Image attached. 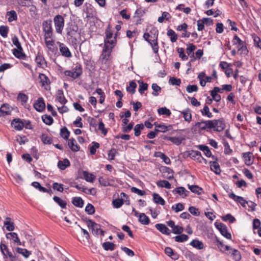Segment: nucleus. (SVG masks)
<instances>
[{
  "instance_id": "16",
  "label": "nucleus",
  "mask_w": 261,
  "mask_h": 261,
  "mask_svg": "<svg viewBox=\"0 0 261 261\" xmlns=\"http://www.w3.org/2000/svg\"><path fill=\"white\" fill-rule=\"evenodd\" d=\"M172 193L175 195L178 194L180 196H181L182 198L186 197L188 196L189 192L183 187H179L172 191Z\"/></svg>"
},
{
  "instance_id": "58",
  "label": "nucleus",
  "mask_w": 261,
  "mask_h": 261,
  "mask_svg": "<svg viewBox=\"0 0 261 261\" xmlns=\"http://www.w3.org/2000/svg\"><path fill=\"white\" fill-rule=\"evenodd\" d=\"M201 113L203 116H206L208 118L213 117L212 114L210 112L209 108L207 106H205L201 110Z\"/></svg>"
},
{
  "instance_id": "19",
  "label": "nucleus",
  "mask_w": 261,
  "mask_h": 261,
  "mask_svg": "<svg viewBox=\"0 0 261 261\" xmlns=\"http://www.w3.org/2000/svg\"><path fill=\"white\" fill-rule=\"evenodd\" d=\"M13 54L14 56L17 58L20 59H25L26 58V55L23 52L22 47L20 48H14L13 50Z\"/></svg>"
},
{
  "instance_id": "6",
  "label": "nucleus",
  "mask_w": 261,
  "mask_h": 261,
  "mask_svg": "<svg viewBox=\"0 0 261 261\" xmlns=\"http://www.w3.org/2000/svg\"><path fill=\"white\" fill-rule=\"evenodd\" d=\"M82 73V69L80 66H76L73 70H66L64 74L74 79L79 77Z\"/></svg>"
},
{
  "instance_id": "47",
  "label": "nucleus",
  "mask_w": 261,
  "mask_h": 261,
  "mask_svg": "<svg viewBox=\"0 0 261 261\" xmlns=\"http://www.w3.org/2000/svg\"><path fill=\"white\" fill-rule=\"evenodd\" d=\"M35 61L39 67L43 66V65L46 63L42 55L39 54L37 55L36 57Z\"/></svg>"
},
{
  "instance_id": "56",
  "label": "nucleus",
  "mask_w": 261,
  "mask_h": 261,
  "mask_svg": "<svg viewBox=\"0 0 261 261\" xmlns=\"http://www.w3.org/2000/svg\"><path fill=\"white\" fill-rule=\"evenodd\" d=\"M188 239V236L185 234L177 236L175 237V240L177 242H183L187 241Z\"/></svg>"
},
{
  "instance_id": "21",
  "label": "nucleus",
  "mask_w": 261,
  "mask_h": 261,
  "mask_svg": "<svg viewBox=\"0 0 261 261\" xmlns=\"http://www.w3.org/2000/svg\"><path fill=\"white\" fill-rule=\"evenodd\" d=\"M44 42L48 49L51 52H54L53 46L55 44V41L52 39V37L48 38L47 36H44Z\"/></svg>"
},
{
  "instance_id": "7",
  "label": "nucleus",
  "mask_w": 261,
  "mask_h": 261,
  "mask_svg": "<svg viewBox=\"0 0 261 261\" xmlns=\"http://www.w3.org/2000/svg\"><path fill=\"white\" fill-rule=\"evenodd\" d=\"M212 122L213 123L212 128H213L215 131L221 132L225 127V124L223 118L218 120H212Z\"/></svg>"
},
{
  "instance_id": "17",
  "label": "nucleus",
  "mask_w": 261,
  "mask_h": 261,
  "mask_svg": "<svg viewBox=\"0 0 261 261\" xmlns=\"http://www.w3.org/2000/svg\"><path fill=\"white\" fill-rule=\"evenodd\" d=\"M229 197L235 201L240 203L243 207H245L246 204L248 203V202L242 197L237 196L233 193H230L229 194Z\"/></svg>"
},
{
  "instance_id": "15",
  "label": "nucleus",
  "mask_w": 261,
  "mask_h": 261,
  "mask_svg": "<svg viewBox=\"0 0 261 261\" xmlns=\"http://www.w3.org/2000/svg\"><path fill=\"white\" fill-rule=\"evenodd\" d=\"M34 107L38 112H41L44 110L45 105L43 98L42 97L38 98L37 100L34 103Z\"/></svg>"
},
{
  "instance_id": "42",
  "label": "nucleus",
  "mask_w": 261,
  "mask_h": 261,
  "mask_svg": "<svg viewBox=\"0 0 261 261\" xmlns=\"http://www.w3.org/2000/svg\"><path fill=\"white\" fill-rule=\"evenodd\" d=\"M7 15L9 16L8 21L12 22L14 20H16L17 19V16L16 12L14 10H11L7 13Z\"/></svg>"
},
{
  "instance_id": "18",
  "label": "nucleus",
  "mask_w": 261,
  "mask_h": 261,
  "mask_svg": "<svg viewBox=\"0 0 261 261\" xmlns=\"http://www.w3.org/2000/svg\"><path fill=\"white\" fill-rule=\"evenodd\" d=\"M6 238L7 239H13L14 242L15 243H17L18 245H21L24 246V242H23L22 243L20 242V239H19L18 235L15 232H9L7 234H6Z\"/></svg>"
},
{
  "instance_id": "51",
  "label": "nucleus",
  "mask_w": 261,
  "mask_h": 261,
  "mask_svg": "<svg viewBox=\"0 0 261 261\" xmlns=\"http://www.w3.org/2000/svg\"><path fill=\"white\" fill-rule=\"evenodd\" d=\"M199 149L202 151H203L205 154V155L207 157H210L212 155V153L209 148L207 146L204 145H199Z\"/></svg>"
},
{
  "instance_id": "61",
  "label": "nucleus",
  "mask_w": 261,
  "mask_h": 261,
  "mask_svg": "<svg viewBox=\"0 0 261 261\" xmlns=\"http://www.w3.org/2000/svg\"><path fill=\"white\" fill-rule=\"evenodd\" d=\"M252 37L253 38L254 45L256 47H257L261 49V39H260V38L258 36H256L255 34H253Z\"/></svg>"
},
{
  "instance_id": "1",
  "label": "nucleus",
  "mask_w": 261,
  "mask_h": 261,
  "mask_svg": "<svg viewBox=\"0 0 261 261\" xmlns=\"http://www.w3.org/2000/svg\"><path fill=\"white\" fill-rule=\"evenodd\" d=\"M150 38L152 39V41L153 44H152V48L155 54H157L159 51V45L158 43V37L159 31L155 28H152L150 31Z\"/></svg>"
},
{
  "instance_id": "20",
  "label": "nucleus",
  "mask_w": 261,
  "mask_h": 261,
  "mask_svg": "<svg viewBox=\"0 0 261 261\" xmlns=\"http://www.w3.org/2000/svg\"><path fill=\"white\" fill-rule=\"evenodd\" d=\"M68 145L71 150L76 152L80 150V147L76 144V141L73 138L68 139Z\"/></svg>"
},
{
  "instance_id": "9",
  "label": "nucleus",
  "mask_w": 261,
  "mask_h": 261,
  "mask_svg": "<svg viewBox=\"0 0 261 261\" xmlns=\"http://www.w3.org/2000/svg\"><path fill=\"white\" fill-rule=\"evenodd\" d=\"M189 156L193 160H197L199 163H202V161H204V163L206 164L207 161L204 159L200 152L197 150H191L189 152Z\"/></svg>"
},
{
  "instance_id": "54",
  "label": "nucleus",
  "mask_w": 261,
  "mask_h": 261,
  "mask_svg": "<svg viewBox=\"0 0 261 261\" xmlns=\"http://www.w3.org/2000/svg\"><path fill=\"white\" fill-rule=\"evenodd\" d=\"M144 125L143 124H138L134 127L135 135L139 136L141 134V130L144 129Z\"/></svg>"
},
{
  "instance_id": "37",
  "label": "nucleus",
  "mask_w": 261,
  "mask_h": 261,
  "mask_svg": "<svg viewBox=\"0 0 261 261\" xmlns=\"http://www.w3.org/2000/svg\"><path fill=\"white\" fill-rule=\"evenodd\" d=\"M73 204L77 207H82L84 205V201L80 197H74L72 201Z\"/></svg>"
},
{
  "instance_id": "31",
  "label": "nucleus",
  "mask_w": 261,
  "mask_h": 261,
  "mask_svg": "<svg viewBox=\"0 0 261 261\" xmlns=\"http://www.w3.org/2000/svg\"><path fill=\"white\" fill-rule=\"evenodd\" d=\"M70 166V162L67 159L63 160V161H59L58 163V167L61 170H64L67 167Z\"/></svg>"
},
{
  "instance_id": "10",
  "label": "nucleus",
  "mask_w": 261,
  "mask_h": 261,
  "mask_svg": "<svg viewBox=\"0 0 261 261\" xmlns=\"http://www.w3.org/2000/svg\"><path fill=\"white\" fill-rule=\"evenodd\" d=\"M212 120L203 121L198 122L195 124V126L200 130L212 128Z\"/></svg>"
},
{
  "instance_id": "23",
  "label": "nucleus",
  "mask_w": 261,
  "mask_h": 261,
  "mask_svg": "<svg viewBox=\"0 0 261 261\" xmlns=\"http://www.w3.org/2000/svg\"><path fill=\"white\" fill-rule=\"evenodd\" d=\"M210 167L212 171L214 172L216 174H220L221 172L220 166L216 161H211L210 162Z\"/></svg>"
},
{
  "instance_id": "14",
  "label": "nucleus",
  "mask_w": 261,
  "mask_h": 261,
  "mask_svg": "<svg viewBox=\"0 0 261 261\" xmlns=\"http://www.w3.org/2000/svg\"><path fill=\"white\" fill-rule=\"evenodd\" d=\"M12 126L17 130H21L24 126V122L20 119H14L11 122Z\"/></svg>"
},
{
  "instance_id": "29",
  "label": "nucleus",
  "mask_w": 261,
  "mask_h": 261,
  "mask_svg": "<svg viewBox=\"0 0 261 261\" xmlns=\"http://www.w3.org/2000/svg\"><path fill=\"white\" fill-rule=\"evenodd\" d=\"M183 115V117L185 120L188 122H190L192 120V115L191 111L189 109H186V110L180 112Z\"/></svg>"
},
{
  "instance_id": "40",
  "label": "nucleus",
  "mask_w": 261,
  "mask_h": 261,
  "mask_svg": "<svg viewBox=\"0 0 261 261\" xmlns=\"http://www.w3.org/2000/svg\"><path fill=\"white\" fill-rule=\"evenodd\" d=\"M83 176L84 179L88 182H93L95 179V176L93 174L87 171L83 172Z\"/></svg>"
},
{
  "instance_id": "46",
  "label": "nucleus",
  "mask_w": 261,
  "mask_h": 261,
  "mask_svg": "<svg viewBox=\"0 0 261 261\" xmlns=\"http://www.w3.org/2000/svg\"><path fill=\"white\" fill-rule=\"evenodd\" d=\"M136 83L134 81H131L129 82V86L126 88V90L131 94H134L136 92Z\"/></svg>"
},
{
  "instance_id": "52",
  "label": "nucleus",
  "mask_w": 261,
  "mask_h": 261,
  "mask_svg": "<svg viewBox=\"0 0 261 261\" xmlns=\"http://www.w3.org/2000/svg\"><path fill=\"white\" fill-rule=\"evenodd\" d=\"M167 35L171 36L170 40L172 42H175L177 39V36L175 32L172 30H169L167 32Z\"/></svg>"
},
{
  "instance_id": "44",
  "label": "nucleus",
  "mask_w": 261,
  "mask_h": 261,
  "mask_svg": "<svg viewBox=\"0 0 261 261\" xmlns=\"http://www.w3.org/2000/svg\"><path fill=\"white\" fill-rule=\"evenodd\" d=\"M188 188L192 192L197 194L198 195L201 194V191L202 190V188H200L197 185H188Z\"/></svg>"
},
{
  "instance_id": "43",
  "label": "nucleus",
  "mask_w": 261,
  "mask_h": 261,
  "mask_svg": "<svg viewBox=\"0 0 261 261\" xmlns=\"http://www.w3.org/2000/svg\"><path fill=\"white\" fill-rule=\"evenodd\" d=\"M16 252L19 254H21L25 258L28 257L31 254V252L28 251L27 249L21 248L19 247H17L16 248Z\"/></svg>"
},
{
  "instance_id": "36",
  "label": "nucleus",
  "mask_w": 261,
  "mask_h": 261,
  "mask_svg": "<svg viewBox=\"0 0 261 261\" xmlns=\"http://www.w3.org/2000/svg\"><path fill=\"white\" fill-rule=\"evenodd\" d=\"M57 99L61 104H65L67 100L65 98L62 90L59 89L57 91Z\"/></svg>"
},
{
  "instance_id": "63",
  "label": "nucleus",
  "mask_w": 261,
  "mask_h": 261,
  "mask_svg": "<svg viewBox=\"0 0 261 261\" xmlns=\"http://www.w3.org/2000/svg\"><path fill=\"white\" fill-rule=\"evenodd\" d=\"M123 203V200L119 198L116 199L113 201V204L114 207L117 208L120 207Z\"/></svg>"
},
{
  "instance_id": "12",
  "label": "nucleus",
  "mask_w": 261,
  "mask_h": 261,
  "mask_svg": "<svg viewBox=\"0 0 261 261\" xmlns=\"http://www.w3.org/2000/svg\"><path fill=\"white\" fill-rule=\"evenodd\" d=\"M59 43V48H60V51L61 54V55L65 57L66 58H70L72 57V54L69 50L68 47H67L65 44H64L62 43Z\"/></svg>"
},
{
  "instance_id": "33",
  "label": "nucleus",
  "mask_w": 261,
  "mask_h": 261,
  "mask_svg": "<svg viewBox=\"0 0 261 261\" xmlns=\"http://www.w3.org/2000/svg\"><path fill=\"white\" fill-rule=\"evenodd\" d=\"M156 185L160 188H165L169 189L171 188L170 183L166 180H160L156 182Z\"/></svg>"
},
{
  "instance_id": "50",
  "label": "nucleus",
  "mask_w": 261,
  "mask_h": 261,
  "mask_svg": "<svg viewBox=\"0 0 261 261\" xmlns=\"http://www.w3.org/2000/svg\"><path fill=\"white\" fill-rule=\"evenodd\" d=\"M151 88L153 90L152 94L153 96H158L159 94V92L161 91V88L156 83H153L151 85Z\"/></svg>"
},
{
  "instance_id": "22",
  "label": "nucleus",
  "mask_w": 261,
  "mask_h": 261,
  "mask_svg": "<svg viewBox=\"0 0 261 261\" xmlns=\"http://www.w3.org/2000/svg\"><path fill=\"white\" fill-rule=\"evenodd\" d=\"M39 79L42 86H48L50 84V80L48 77L43 73H40L39 75Z\"/></svg>"
},
{
  "instance_id": "28",
  "label": "nucleus",
  "mask_w": 261,
  "mask_h": 261,
  "mask_svg": "<svg viewBox=\"0 0 261 261\" xmlns=\"http://www.w3.org/2000/svg\"><path fill=\"white\" fill-rule=\"evenodd\" d=\"M0 249L4 256L8 255L10 258H13V256L11 252L9 251L8 247L3 243L0 245Z\"/></svg>"
},
{
  "instance_id": "35",
  "label": "nucleus",
  "mask_w": 261,
  "mask_h": 261,
  "mask_svg": "<svg viewBox=\"0 0 261 261\" xmlns=\"http://www.w3.org/2000/svg\"><path fill=\"white\" fill-rule=\"evenodd\" d=\"M240 43V47L238 48V51H241V54L247 55L248 50L245 45V43L241 40H238Z\"/></svg>"
},
{
  "instance_id": "4",
  "label": "nucleus",
  "mask_w": 261,
  "mask_h": 261,
  "mask_svg": "<svg viewBox=\"0 0 261 261\" xmlns=\"http://www.w3.org/2000/svg\"><path fill=\"white\" fill-rule=\"evenodd\" d=\"M225 250L228 252L227 254L230 255L234 260L240 261L241 260V255L238 250L232 248L228 245H226L225 246Z\"/></svg>"
},
{
  "instance_id": "32",
  "label": "nucleus",
  "mask_w": 261,
  "mask_h": 261,
  "mask_svg": "<svg viewBox=\"0 0 261 261\" xmlns=\"http://www.w3.org/2000/svg\"><path fill=\"white\" fill-rule=\"evenodd\" d=\"M139 221L142 224L148 225L149 223L150 220L149 218L144 213H141L139 216Z\"/></svg>"
},
{
  "instance_id": "25",
  "label": "nucleus",
  "mask_w": 261,
  "mask_h": 261,
  "mask_svg": "<svg viewBox=\"0 0 261 261\" xmlns=\"http://www.w3.org/2000/svg\"><path fill=\"white\" fill-rule=\"evenodd\" d=\"M4 224L6 227V229L8 231H12L14 229V223L11 221V219L10 217L6 218Z\"/></svg>"
},
{
  "instance_id": "60",
  "label": "nucleus",
  "mask_w": 261,
  "mask_h": 261,
  "mask_svg": "<svg viewBox=\"0 0 261 261\" xmlns=\"http://www.w3.org/2000/svg\"><path fill=\"white\" fill-rule=\"evenodd\" d=\"M9 31V28L7 26L2 25L0 27V34L3 37H7Z\"/></svg>"
},
{
  "instance_id": "62",
  "label": "nucleus",
  "mask_w": 261,
  "mask_h": 261,
  "mask_svg": "<svg viewBox=\"0 0 261 261\" xmlns=\"http://www.w3.org/2000/svg\"><path fill=\"white\" fill-rule=\"evenodd\" d=\"M86 212L89 215H92L95 213V208L93 205L88 203L85 207Z\"/></svg>"
},
{
  "instance_id": "2",
  "label": "nucleus",
  "mask_w": 261,
  "mask_h": 261,
  "mask_svg": "<svg viewBox=\"0 0 261 261\" xmlns=\"http://www.w3.org/2000/svg\"><path fill=\"white\" fill-rule=\"evenodd\" d=\"M115 46L104 44L103 48L100 56V60L105 62L107 61L111 56L113 48Z\"/></svg>"
},
{
  "instance_id": "38",
  "label": "nucleus",
  "mask_w": 261,
  "mask_h": 261,
  "mask_svg": "<svg viewBox=\"0 0 261 261\" xmlns=\"http://www.w3.org/2000/svg\"><path fill=\"white\" fill-rule=\"evenodd\" d=\"M165 139L171 141L173 143L176 145H179L181 143L182 141L184 140V138L173 137H167L165 138Z\"/></svg>"
},
{
  "instance_id": "41",
  "label": "nucleus",
  "mask_w": 261,
  "mask_h": 261,
  "mask_svg": "<svg viewBox=\"0 0 261 261\" xmlns=\"http://www.w3.org/2000/svg\"><path fill=\"white\" fill-rule=\"evenodd\" d=\"M102 246L105 250L113 251L115 249V245L110 242H106L102 244Z\"/></svg>"
},
{
  "instance_id": "27",
  "label": "nucleus",
  "mask_w": 261,
  "mask_h": 261,
  "mask_svg": "<svg viewBox=\"0 0 261 261\" xmlns=\"http://www.w3.org/2000/svg\"><path fill=\"white\" fill-rule=\"evenodd\" d=\"M74 187L79 190L82 191L83 192L86 194L94 195L96 193L95 189L94 188L88 189L84 186H81L78 185H75Z\"/></svg>"
},
{
  "instance_id": "45",
  "label": "nucleus",
  "mask_w": 261,
  "mask_h": 261,
  "mask_svg": "<svg viewBox=\"0 0 261 261\" xmlns=\"http://www.w3.org/2000/svg\"><path fill=\"white\" fill-rule=\"evenodd\" d=\"M60 135L64 139L67 140L68 139L70 135V132L66 127H64L63 128H61Z\"/></svg>"
},
{
  "instance_id": "26",
  "label": "nucleus",
  "mask_w": 261,
  "mask_h": 261,
  "mask_svg": "<svg viewBox=\"0 0 261 261\" xmlns=\"http://www.w3.org/2000/svg\"><path fill=\"white\" fill-rule=\"evenodd\" d=\"M155 228L161 232L165 234H169L170 233V230L167 226L163 224H156L155 225Z\"/></svg>"
},
{
  "instance_id": "3",
  "label": "nucleus",
  "mask_w": 261,
  "mask_h": 261,
  "mask_svg": "<svg viewBox=\"0 0 261 261\" xmlns=\"http://www.w3.org/2000/svg\"><path fill=\"white\" fill-rule=\"evenodd\" d=\"M51 22V20H47L44 21L42 23V29L44 36H47L48 38H51L53 36Z\"/></svg>"
},
{
  "instance_id": "48",
  "label": "nucleus",
  "mask_w": 261,
  "mask_h": 261,
  "mask_svg": "<svg viewBox=\"0 0 261 261\" xmlns=\"http://www.w3.org/2000/svg\"><path fill=\"white\" fill-rule=\"evenodd\" d=\"M42 121L47 125H50L52 124L54 121L53 118L49 115H44L42 116Z\"/></svg>"
},
{
  "instance_id": "8",
  "label": "nucleus",
  "mask_w": 261,
  "mask_h": 261,
  "mask_svg": "<svg viewBox=\"0 0 261 261\" xmlns=\"http://www.w3.org/2000/svg\"><path fill=\"white\" fill-rule=\"evenodd\" d=\"M106 38L104 41V44L115 46L116 44L117 40L116 37L113 38L112 32L111 31L107 30L106 32Z\"/></svg>"
},
{
  "instance_id": "5",
  "label": "nucleus",
  "mask_w": 261,
  "mask_h": 261,
  "mask_svg": "<svg viewBox=\"0 0 261 261\" xmlns=\"http://www.w3.org/2000/svg\"><path fill=\"white\" fill-rule=\"evenodd\" d=\"M56 31L58 33H61L64 25V20L63 17L60 15H58L54 19Z\"/></svg>"
},
{
  "instance_id": "24",
  "label": "nucleus",
  "mask_w": 261,
  "mask_h": 261,
  "mask_svg": "<svg viewBox=\"0 0 261 261\" xmlns=\"http://www.w3.org/2000/svg\"><path fill=\"white\" fill-rule=\"evenodd\" d=\"M252 153H251L250 152L243 153V158L245 164L247 166L251 165L253 163V160L252 159Z\"/></svg>"
},
{
  "instance_id": "13",
  "label": "nucleus",
  "mask_w": 261,
  "mask_h": 261,
  "mask_svg": "<svg viewBox=\"0 0 261 261\" xmlns=\"http://www.w3.org/2000/svg\"><path fill=\"white\" fill-rule=\"evenodd\" d=\"M87 224L88 227L91 228L94 234L96 235L98 234V232L100 230V225L99 224L96 223L91 220H89L87 222Z\"/></svg>"
},
{
  "instance_id": "53",
  "label": "nucleus",
  "mask_w": 261,
  "mask_h": 261,
  "mask_svg": "<svg viewBox=\"0 0 261 261\" xmlns=\"http://www.w3.org/2000/svg\"><path fill=\"white\" fill-rule=\"evenodd\" d=\"M9 108L5 105L2 106L0 108V117L4 116L10 114Z\"/></svg>"
},
{
  "instance_id": "34",
  "label": "nucleus",
  "mask_w": 261,
  "mask_h": 261,
  "mask_svg": "<svg viewBox=\"0 0 261 261\" xmlns=\"http://www.w3.org/2000/svg\"><path fill=\"white\" fill-rule=\"evenodd\" d=\"M153 201L156 204L164 205L165 203V201L164 199L157 193H154L153 194Z\"/></svg>"
},
{
  "instance_id": "30",
  "label": "nucleus",
  "mask_w": 261,
  "mask_h": 261,
  "mask_svg": "<svg viewBox=\"0 0 261 261\" xmlns=\"http://www.w3.org/2000/svg\"><path fill=\"white\" fill-rule=\"evenodd\" d=\"M190 245L197 249L201 250L204 248L203 243L198 240L195 239L190 242Z\"/></svg>"
},
{
  "instance_id": "39",
  "label": "nucleus",
  "mask_w": 261,
  "mask_h": 261,
  "mask_svg": "<svg viewBox=\"0 0 261 261\" xmlns=\"http://www.w3.org/2000/svg\"><path fill=\"white\" fill-rule=\"evenodd\" d=\"M54 200L58 204V205L62 208H65L66 207L67 203L66 201L62 200L60 197L55 196L53 197Z\"/></svg>"
},
{
  "instance_id": "55",
  "label": "nucleus",
  "mask_w": 261,
  "mask_h": 261,
  "mask_svg": "<svg viewBox=\"0 0 261 261\" xmlns=\"http://www.w3.org/2000/svg\"><path fill=\"white\" fill-rule=\"evenodd\" d=\"M92 145L90 147V152L91 154H95L96 151V149L98 148L100 146L99 144L96 142L92 143Z\"/></svg>"
},
{
  "instance_id": "49",
  "label": "nucleus",
  "mask_w": 261,
  "mask_h": 261,
  "mask_svg": "<svg viewBox=\"0 0 261 261\" xmlns=\"http://www.w3.org/2000/svg\"><path fill=\"white\" fill-rule=\"evenodd\" d=\"M139 87L138 91L140 94H143L148 88V84L142 81H139Z\"/></svg>"
},
{
  "instance_id": "11",
  "label": "nucleus",
  "mask_w": 261,
  "mask_h": 261,
  "mask_svg": "<svg viewBox=\"0 0 261 261\" xmlns=\"http://www.w3.org/2000/svg\"><path fill=\"white\" fill-rule=\"evenodd\" d=\"M216 227L219 230L222 236L228 239H230L231 238V235L228 231L227 228L225 225L221 223L216 225Z\"/></svg>"
},
{
  "instance_id": "57",
  "label": "nucleus",
  "mask_w": 261,
  "mask_h": 261,
  "mask_svg": "<svg viewBox=\"0 0 261 261\" xmlns=\"http://www.w3.org/2000/svg\"><path fill=\"white\" fill-rule=\"evenodd\" d=\"M170 18V16L169 13L167 12H164L162 13V16L158 18V20L160 23H162L164 21V19H166V20H169Z\"/></svg>"
},
{
  "instance_id": "64",
  "label": "nucleus",
  "mask_w": 261,
  "mask_h": 261,
  "mask_svg": "<svg viewBox=\"0 0 261 261\" xmlns=\"http://www.w3.org/2000/svg\"><path fill=\"white\" fill-rule=\"evenodd\" d=\"M158 111L160 115H166L169 116L171 114L170 111L166 107L160 108Z\"/></svg>"
},
{
  "instance_id": "59",
  "label": "nucleus",
  "mask_w": 261,
  "mask_h": 261,
  "mask_svg": "<svg viewBox=\"0 0 261 261\" xmlns=\"http://www.w3.org/2000/svg\"><path fill=\"white\" fill-rule=\"evenodd\" d=\"M144 12L140 9H138L136 10L135 12V16H134V19L137 18L136 20V24L140 23V22L139 21V18L142 16L144 14Z\"/></svg>"
}]
</instances>
